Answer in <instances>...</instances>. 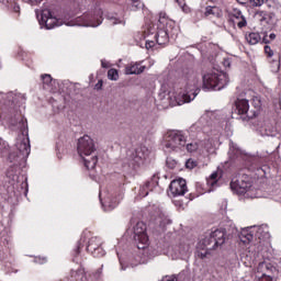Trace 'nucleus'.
<instances>
[{
  "label": "nucleus",
  "mask_w": 281,
  "mask_h": 281,
  "mask_svg": "<svg viewBox=\"0 0 281 281\" xmlns=\"http://www.w3.org/2000/svg\"><path fill=\"white\" fill-rule=\"evenodd\" d=\"M188 192V183L186 179L179 178L177 180H172L169 186V194L171 196H183Z\"/></svg>",
  "instance_id": "nucleus-16"
},
{
  "label": "nucleus",
  "mask_w": 281,
  "mask_h": 281,
  "mask_svg": "<svg viewBox=\"0 0 281 281\" xmlns=\"http://www.w3.org/2000/svg\"><path fill=\"white\" fill-rule=\"evenodd\" d=\"M257 21H259V23H269V21H271V15L269 13H267L266 11H258L255 14Z\"/></svg>",
  "instance_id": "nucleus-27"
},
{
  "label": "nucleus",
  "mask_w": 281,
  "mask_h": 281,
  "mask_svg": "<svg viewBox=\"0 0 281 281\" xmlns=\"http://www.w3.org/2000/svg\"><path fill=\"white\" fill-rule=\"evenodd\" d=\"M235 105L238 115H244L243 120H254V117H258V110H249V100L237 99Z\"/></svg>",
  "instance_id": "nucleus-12"
},
{
  "label": "nucleus",
  "mask_w": 281,
  "mask_h": 281,
  "mask_svg": "<svg viewBox=\"0 0 281 281\" xmlns=\"http://www.w3.org/2000/svg\"><path fill=\"white\" fill-rule=\"evenodd\" d=\"M132 1V10H142L144 8V3L142 0H131Z\"/></svg>",
  "instance_id": "nucleus-37"
},
{
  "label": "nucleus",
  "mask_w": 281,
  "mask_h": 281,
  "mask_svg": "<svg viewBox=\"0 0 281 281\" xmlns=\"http://www.w3.org/2000/svg\"><path fill=\"white\" fill-rule=\"evenodd\" d=\"M13 12H21V7H19L18 4H14Z\"/></svg>",
  "instance_id": "nucleus-51"
},
{
  "label": "nucleus",
  "mask_w": 281,
  "mask_h": 281,
  "mask_svg": "<svg viewBox=\"0 0 281 281\" xmlns=\"http://www.w3.org/2000/svg\"><path fill=\"white\" fill-rule=\"evenodd\" d=\"M250 5H252V8H260L265 5V0H250Z\"/></svg>",
  "instance_id": "nucleus-41"
},
{
  "label": "nucleus",
  "mask_w": 281,
  "mask_h": 281,
  "mask_svg": "<svg viewBox=\"0 0 281 281\" xmlns=\"http://www.w3.org/2000/svg\"><path fill=\"white\" fill-rule=\"evenodd\" d=\"M263 49L268 58H273V49H271V46L266 45Z\"/></svg>",
  "instance_id": "nucleus-43"
},
{
  "label": "nucleus",
  "mask_w": 281,
  "mask_h": 281,
  "mask_svg": "<svg viewBox=\"0 0 281 281\" xmlns=\"http://www.w3.org/2000/svg\"><path fill=\"white\" fill-rule=\"evenodd\" d=\"M204 14H205V16L216 14V7H206Z\"/></svg>",
  "instance_id": "nucleus-42"
},
{
  "label": "nucleus",
  "mask_w": 281,
  "mask_h": 281,
  "mask_svg": "<svg viewBox=\"0 0 281 281\" xmlns=\"http://www.w3.org/2000/svg\"><path fill=\"white\" fill-rule=\"evenodd\" d=\"M203 89H207L209 91H221V89H225L227 85H229V77L227 74L213 68L202 76Z\"/></svg>",
  "instance_id": "nucleus-4"
},
{
  "label": "nucleus",
  "mask_w": 281,
  "mask_h": 281,
  "mask_svg": "<svg viewBox=\"0 0 281 281\" xmlns=\"http://www.w3.org/2000/svg\"><path fill=\"white\" fill-rule=\"evenodd\" d=\"M259 133L262 135V137H274L276 135V127L271 122L263 121L259 124Z\"/></svg>",
  "instance_id": "nucleus-18"
},
{
  "label": "nucleus",
  "mask_w": 281,
  "mask_h": 281,
  "mask_svg": "<svg viewBox=\"0 0 281 281\" xmlns=\"http://www.w3.org/2000/svg\"><path fill=\"white\" fill-rule=\"evenodd\" d=\"M99 196L101 199V205L104 207V210L106 212H111V210H115L116 205H120V201L124 199V192L120 191L119 193L115 194H104L103 192H100Z\"/></svg>",
  "instance_id": "nucleus-11"
},
{
  "label": "nucleus",
  "mask_w": 281,
  "mask_h": 281,
  "mask_svg": "<svg viewBox=\"0 0 281 281\" xmlns=\"http://www.w3.org/2000/svg\"><path fill=\"white\" fill-rule=\"evenodd\" d=\"M5 106H10V109H14L19 106L21 102H23V94L16 92L1 93Z\"/></svg>",
  "instance_id": "nucleus-17"
},
{
  "label": "nucleus",
  "mask_w": 281,
  "mask_h": 281,
  "mask_svg": "<svg viewBox=\"0 0 281 281\" xmlns=\"http://www.w3.org/2000/svg\"><path fill=\"white\" fill-rule=\"evenodd\" d=\"M82 239H80L78 241V245H77V249L75 250V256H78V254H80V250L82 249V247H85V244H82Z\"/></svg>",
  "instance_id": "nucleus-45"
},
{
  "label": "nucleus",
  "mask_w": 281,
  "mask_h": 281,
  "mask_svg": "<svg viewBox=\"0 0 281 281\" xmlns=\"http://www.w3.org/2000/svg\"><path fill=\"white\" fill-rule=\"evenodd\" d=\"M120 263H121V269H122V271H125L126 268L124 267V262H122V260H120Z\"/></svg>",
  "instance_id": "nucleus-55"
},
{
  "label": "nucleus",
  "mask_w": 281,
  "mask_h": 281,
  "mask_svg": "<svg viewBox=\"0 0 281 281\" xmlns=\"http://www.w3.org/2000/svg\"><path fill=\"white\" fill-rule=\"evenodd\" d=\"M254 237L258 238L259 240H269L271 238V234L269 233V225L263 224L260 226H250L244 228L239 235V239L241 243H244V245L251 243Z\"/></svg>",
  "instance_id": "nucleus-7"
},
{
  "label": "nucleus",
  "mask_w": 281,
  "mask_h": 281,
  "mask_svg": "<svg viewBox=\"0 0 281 281\" xmlns=\"http://www.w3.org/2000/svg\"><path fill=\"white\" fill-rule=\"evenodd\" d=\"M187 139L186 134L181 131H170L166 134L162 148L165 153H179L186 148Z\"/></svg>",
  "instance_id": "nucleus-6"
},
{
  "label": "nucleus",
  "mask_w": 281,
  "mask_h": 281,
  "mask_svg": "<svg viewBox=\"0 0 281 281\" xmlns=\"http://www.w3.org/2000/svg\"><path fill=\"white\" fill-rule=\"evenodd\" d=\"M38 24L45 30H54V27H60V25H68L69 27H74V25H79L81 27H98L99 25H102V11L97 10L93 13H85L76 20L67 22L56 18L49 9H44L42 10Z\"/></svg>",
  "instance_id": "nucleus-1"
},
{
  "label": "nucleus",
  "mask_w": 281,
  "mask_h": 281,
  "mask_svg": "<svg viewBox=\"0 0 281 281\" xmlns=\"http://www.w3.org/2000/svg\"><path fill=\"white\" fill-rule=\"evenodd\" d=\"M249 188H251V182L247 180V177L234 178L231 181V190L236 194H245Z\"/></svg>",
  "instance_id": "nucleus-15"
},
{
  "label": "nucleus",
  "mask_w": 281,
  "mask_h": 281,
  "mask_svg": "<svg viewBox=\"0 0 281 281\" xmlns=\"http://www.w3.org/2000/svg\"><path fill=\"white\" fill-rule=\"evenodd\" d=\"M146 49H153L155 47V41L147 40L145 43Z\"/></svg>",
  "instance_id": "nucleus-46"
},
{
  "label": "nucleus",
  "mask_w": 281,
  "mask_h": 281,
  "mask_svg": "<svg viewBox=\"0 0 281 281\" xmlns=\"http://www.w3.org/2000/svg\"><path fill=\"white\" fill-rule=\"evenodd\" d=\"M105 254L106 252L102 246H99L94 251L91 252L94 258H102Z\"/></svg>",
  "instance_id": "nucleus-33"
},
{
  "label": "nucleus",
  "mask_w": 281,
  "mask_h": 281,
  "mask_svg": "<svg viewBox=\"0 0 281 281\" xmlns=\"http://www.w3.org/2000/svg\"><path fill=\"white\" fill-rule=\"evenodd\" d=\"M145 69H146V66H142V64L139 63H134L126 66L125 74H127V76H133V75L138 76L139 74H144Z\"/></svg>",
  "instance_id": "nucleus-22"
},
{
  "label": "nucleus",
  "mask_w": 281,
  "mask_h": 281,
  "mask_svg": "<svg viewBox=\"0 0 281 281\" xmlns=\"http://www.w3.org/2000/svg\"><path fill=\"white\" fill-rule=\"evenodd\" d=\"M42 80H43L44 89H47V87H49V85L54 82L52 75H42Z\"/></svg>",
  "instance_id": "nucleus-32"
},
{
  "label": "nucleus",
  "mask_w": 281,
  "mask_h": 281,
  "mask_svg": "<svg viewBox=\"0 0 281 281\" xmlns=\"http://www.w3.org/2000/svg\"><path fill=\"white\" fill-rule=\"evenodd\" d=\"M262 267H267V263L260 262V263H259V269H262Z\"/></svg>",
  "instance_id": "nucleus-56"
},
{
  "label": "nucleus",
  "mask_w": 281,
  "mask_h": 281,
  "mask_svg": "<svg viewBox=\"0 0 281 281\" xmlns=\"http://www.w3.org/2000/svg\"><path fill=\"white\" fill-rule=\"evenodd\" d=\"M14 131L21 133L19 136H27V120L23 116H20L15 124H13Z\"/></svg>",
  "instance_id": "nucleus-21"
},
{
  "label": "nucleus",
  "mask_w": 281,
  "mask_h": 281,
  "mask_svg": "<svg viewBox=\"0 0 281 281\" xmlns=\"http://www.w3.org/2000/svg\"><path fill=\"white\" fill-rule=\"evenodd\" d=\"M15 148L18 154L10 153L9 161L13 164V166H21V164H25V160L30 157V138L27 136H18Z\"/></svg>",
  "instance_id": "nucleus-5"
},
{
  "label": "nucleus",
  "mask_w": 281,
  "mask_h": 281,
  "mask_svg": "<svg viewBox=\"0 0 281 281\" xmlns=\"http://www.w3.org/2000/svg\"><path fill=\"white\" fill-rule=\"evenodd\" d=\"M182 87L184 91H195L196 95L199 94V77L194 74V71H190L188 75L182 77L181 79Z\"/></svg>",
  "instance_id": "nucleus-13"
},
{
  "label": "nucleus",
  "mask_w": 281,
  "mask_h": 281,
  "mask_svg": "<svg viewBox=\"0 0 281 281\" xmlns=\"http://www.w3.org/2000/svg\"><path fill=\"white\" fill-rule=\"evenodd\" d=\"M37 262H40V265H44V262H47V258L45 257H37Z\"/></svg>",
  "instance_id": "nucleus-49"
},
{
  "label": "nucleus",
  "mask_w": 281,
  "mask_h": 281,
  "mask_svg": "<svg viewBox=\"0 0 281 281\" xmlns=\"http://www.w3.org/2000/svg\"><path fill=\"white\" fill-rule=\"evenodd\" d=\"M233 23L243 30V27H247V18L243 15V11L235 9L232 14Z\"/></svg>",
  "instance_id": "nucleus-19"
},
{
  "label": "nucleus",
  "mask_w": 281,
  "mask_h": 281,
  "mask_svg": "<svg viewBox=\"0 0 281 281\" xmlns=\"http://www.w3.org/2000/svg\"><path fill=\"white\" fill-rule=\"evenodd\" d=\"M99 247H102V239L100 237H91L88 241L87 251L91 254L95 249H99Z\"/></svg>",
  "instance_id": "nucleus-23"
},
{
  "label": "nucleus",
  "mask_w": 281,
  "mask_h": 281,
  "mask_svg": "<svg viewBox=\"0 0 281 281\" xmlns=\"http://www.w3.org/2000/svg\"><path fill=\"white\" fill-rule=\"evenodd\" d=\"M244 265H247V261H244Z\"/></svg>",
  "instance_id": "nucleus-58"
},
{
  "label": "nucleus",
  "mask_w": 281,
  "mask_h": 281,
  "mask_svg": "<svg viewBox=\"0 0 281 281\" xmlns=\"http://www.w3.org/2000/svg\"><path fill=\"white\" fill-rule=\"evenodd\" d=\"M102 269H104L103 265L94 272V278H100V276H102Z\"/></svg>",
  "instance_id": "nucleus-48"
},
{
  "label": "nucleus",
  "mask_w": 281,
  "mask_h": 281,
  "mask_svg": "<svg viewBox=\"0 0 281 281\" xmlns=\"http://www.w3.org/2000/svg\"><path fill=\"white\" fill-rule=\"evenodd\" d=\"M110 23L111 25H120V23L124 25L126 22L119 18H111Z\"/></svg>",
  "instance_id": "nucleus-39"
},
{
  "label": "nucleus",
  "mask_w": 281,
  "mask_h": 281,
  "mask_svg": "<svg viewBox=\"0 0 281 281\" xmlns=\"http://www.w3.org/2000/svg\"><path fill=\"white\" fill-rule=\"evenodd\" d=\"M10 153V145L8 142L0 138V155H8Z\"/></svg>",
  "instance_id": "nucleus-28"
},
{
  "label": "nucleus",
  "mask_w": 281,
  "mask_h": 281,
  "mask_svg": "<svg viewBox=\"0 0 281 281\" xmlns=\"http://www.w3.org/2000/svg\"><path fill=\"white\" fill-rule=\"evenodd\" d=\"M77 150L87 170H93L98 165V155H95V143L92 140L91 136L85 135L80 137Z\"/></svg>",
  "instance_id": "nucleus-3"
},
{
  "label": "nucleus",
  "mask_w": 281,
  "mask_h": 281,
  "mask_svg": "<svg viewBox=\"0 0 281 281\" xmlns=\"http://www.w3.org/2000/svg\"><path fill=\"white\" fill-rule=\"evenodd\" d=\"M108 78L109 80H117L120 78V74L117 72V69L115 68H111L109 71H108Z\"/></svg>",
  "instance_id": "nucleus-31"
},
{
  "label": "nucleus",
  "mask_w": 281,
  "mask_h": 281,
  "mask_svg": "<svg viewBox=\"0 0 281 281\" xmlns=\"http://www.w3.org/2000/svg\"><path fill=\"white\" fill-rule=\"evenodd\" d=\"M133 234L134 243L144 258L143 262L146 261V258L150 259L159 255V251L149 244L148 234L146 233V224L144 222H137L135 224Z\"/></svg>",
  "instance_id": "nucleus-2"
},
{
  "label": "nucleus",
  "mask_w": 281,
  "mask_h": 281,
  "mask_svg": "<svg viewBox=\"0 0 281 281\" xmlns=\"http://www.w3.org/2000/svg\"><path fill=\"white\" fill-rule=\"evenodd\" d=\"M158 23H160V25H162V27H172V25H175V22L168 20V16L166 15V12H160L159 13Z\"/></svg>",
  "instance_id": "nucleus-26"
},
{
  "label": "nucleus",
  "mask_w": 281,
  "mask_h": 281,
  "mask_svg": "<svg viewBox=\"0 0 281 281\" xmlns=\"http://www.w3.org/2000/svg\"><path fill=\"white\" fill-rule=\"evenodd\" d=\"M229 155H235V157H238L240 155V148H238V145H236L234 142L229 143Z\"/></svg>",
  "instance_id": "nucleus-30"
},
{
  "label": "nucleus",
  "mask_w": 281,
  "mask_h": 281,
  "mask_svg": "<svg viewBox=\"0 0 281 281\" xmlns=\"http://www.w3.org/2000/svg\"><path fill=\"white\" fill-rule=\"evenodd\" d=\"M271 41H276V33H270L269 36L263 35L262 43H265V45H269Z\"/></svg>",
  "instance_id": "nucleus-36"
},
{
  "label": "nucleus",
  "mask_w": 281,
  "mask_h": 281,
  "mask_svg": "<svg viewBox=\"0 0 281 281\" xmlns=\"http://www.w3.org/2000/svg\"><path fill=\"white\" fill-rule=\"evenodd\" d=\"M166 164L171 170H173V168H177V160L172 158H167Z\"/></svg>",
  "instance_id": "nucleus-44"
},
{
  "label": "nucleus",
  "mask_w": 281,
  "mask_h": 281,
  "mask_svg": "<svg viewBox=\"0 0 281 281\" xmlns=\"http://www.w3.org/2000/svg\"><path fill=\"white\" fill-rule=\"evenodd\" d=\"M218 179V172L214 171L207 179H206V183L207 186H211V188H214V186H216L217 180Z\"/></svg>",
  "instance_id": "nucleus-29"
},
{
  "label": "nucleus",
  "mask_w": 281,
  "mask_h": 281,
  "mask_svg": "<svg viewBox=\"0 0 281 281\" xmlns=\"http://www.w3.org/2000/svg\"><path fill=\"white\" fill-rule=\"evenodd\" d=\"M169 29L165 26V29H159L157 34L155 35L156 43L158 45H168L170 41V36L168 35Z\"/></svg>",
  "instance_id": "nucleus-20"
},
{
  "label": "nucleus",
  "mask_w": 281,
  "mask_h": 281,
  "mask_svg": "<svg viewBox=\"0 0 281 281\" xmlns=\"http://www.w3.org/2000/svg\"><path fill=\"white\" fill-rule=\"evenodd\" d=\"M95 89L98 90L102 89V80L98 81V83L95 85Z\"/></svg>",
  "instance_id": "nucleus-52"
},
{
  "label": "nucleus",
  "mask_w": 281,
  "mask_h": 281,
  "mask_svg": "<svg viewBox=\"0 0 281 281\" xmlns=\"http://www.w3.org/2000/svg\"><path fill=\"white\" fill-rule=\"evenodd\" d=\"M155 188V181H147L145 184L140 186L138 195L144 199L148 196V192Z\"/></svg>",
  "instance_id": "nucleus-24"
},
{
  "label": "nucleus",
  "mask_w": 281,
  "mask_h": 281,
  "mask_svg": "<svg viewBox=\"0 0 281 281\" xmlns=\"http://www.w3.org/2000/svg\"><path fill=\"white\" fill-rule=\"evenodd\" d=\"M167 281H177V278L176 277H171V278L167 279Z\"/></svg>",
  "instance_id": "nucleus-57"
},
{
  "label": "nucleus",
  "mask_w": 281,
  "mask_h": 281,
  "mask_svg": "<svg viewBox=\"0 0 281 281\" xmlns=\"http://www.w3.org/2000/svg\"><path fill=\"white\" fill-rule=\"evenodd\" d=\"M169 256L172 260H186L190 256V244H179L171 246L169 249Z\"/></svg>",
  "instance_id": "nucleus-14"
},
{
  "label": "nucleus",
  "mask_w": 281,
  "mask_h": 281,
  "mask_svg": "<svg viewBox=\"0 0 281 281\" xmlns=\"http://www.w3.org/2000/svg\"><path fill=\"white\" fill-rule=\"evenodd\" d=\"M71 278H75V280H80V279L85 278V271L82 269L71 271Z\"/></svg>",
  "instance_id": "nucleus-34"
},
{
  "label": "nucleus",
  "mask_w": 281,
  "mask_h": 281,
  "mask_svg": "<svg viewBox=\"0 0 281 281\" xmlns=\"http://www.w3.org/2000/svg\"><path fill=\"white\" fill-rule=\"evenodd\" d=\"M27 3H30V5H35L36 0H27Z\"/></svg>",
  "instance_id": "nucleus-54"
},
{
  "label": "nucleus",
  "mask_w": 281,
  "mask_h": 281,
  "mask_svg": "<svg viewBox=\"0 0 281 281\" xmlns=\"http://www.w3.org/2000/svg\"><path fill=\"white\" fill-rule=\"evenodd\" d=\"M148 34H150V30L144 31L143 38H146L148 36Z\"/></svg>",
  "instance_id": "nucleus-53"
},
{
  "label": "nucleus",
  "mask_w": 281,
  "mask_h": 281,
  "mask_svg": "<svg viewBox=\"0 0 281 281\" xmlns=\"http://www.w3.org/2000/svg\"><path fill=\"white\" fill-rule=\"evenodd\" d=\"M148 155H150V150L148 147L140 145L134 150L127 151V157L130 159V166H140V164H144L145 159H148Z\"/></svg>",
  "instance_id": "nucleus-9"
},
{
  "label": "nucleus",
  "mask_w": 281,
  "mask_h": 281,
  "mask_svg": "<svg viewBox=\"0 0 281 281\" xmlns=\"http://www.w3.org/2000/svg\"><path fill=\"white\" fill-rule=\"evenodd\" d=\"M273 68H272V71H274V72H278V71H280V61L279 60H274L273 61Z\"/></svg>",
  "instance_id": "nucleus-47"
},
{
  "label": "nucleus",
  "mask_w": 281,
  "mask_h": 281,
  "mask_svg": "<svg viewBox=\"0 0 281 281\" xmlns=\"http://www.w3.org/2000/svg\"><path fill=\"white\" fill-rule=\"evenodd\" d=\"M101 67H103V69H108L109 64L106 63V60L104 59L101 60Z\"/></svg>",
  "instance_id": "nucleus-50"
},
{
  "label": "nucleus",
  "mask_w": 281,
  "mask_h": 281,
  "mask_svg": "<svg viewBox=\"0 0 281 281\" xmlns=\"http://www.w3.org/2000/svg\"><path fill=\"white\" fill-rule=\"evenodd\" d=\"M187 150L188 153H194L195 150H199V144L196 143L187 144Z\"/></svg>",
  "instance_id": "nucleus-38"
},
{
  "label": "nucleus",
  "mask_w": 281,
  "mask_h": 281,
  "mask_svg": "<svg viewBox=\"0 0 281 281\" xmlns=\"http://www.w3.org/2000/svg\"><path fill=\"white\" fill-rule=\"evenodd\" d=\"M246 41L249 45H258V43L262 41V37L260 36V33L251 32L246 34Z\"/></svg>",
  "instance_id": "nucleus-25"
},
{
  "label": "nucleus",
  "mask_w": 281,
  "mask_h": 281,
  "mask_svg": "<svg viewBox=\"0 0 281 281\" xmlns=\"http://www.w3.org/2000/svg\"><path fill=\"white\" fill-rule=\"evenodd\" d=\"M210 251H212V249H209L206 245H203L202 251H198V257L203 260V258H206Z\"/></svg>",
  "instance_id": "nucleus-35"
},
{
  "label": "nucleus",
  "mask_w": 281,
  "mask_h": 281,
  "mask_svg": "<svg viewBox=\"0 0 281 281\" xmlns=\"http://www.w3.org/2000/svg\"><path fill=\"white\" fill-rule=\"evenodd\" d=\"M186 168H188L189 170L196 168V161H194L193 159H188L186 161Z\"/></svg>",
  "instance_id": "nucleus-40"
},
{
  "label": "nucleus",
  "mask_w": 281,
  "mask_h": 281,
  "mask_svg": "<svg viewBox=\"0 0 281 281\" xmlns=\"http://www.w3.org/2000/svg\"><path fill=\"white\" fill-rule=\"evenodd\" d=\"M225 244V228H216L211 232L209 237L202 240V245H205L209 249H216L221 245Z\"/></svg>",
  "instance_id": "nucleus-10"
},
{
  "label": "nucleus",
  "mask_w": 281,
  "mask_h": 281,
  "mask_svg": "<svg viewBox=\"0 0 281 281\" xmlns=\"http://www.w3.org/2000/svg\"><path fill=\"white\" fill-rule=\"evenodd\" d=\"M194 98H196V91L179 92L178 94H175V92H169L167 94V100H169L170 106H181L183 104H188L189 102H192Z\"/></svg>",
  "instance_id": "nucleus-8"
}]
</instances>
